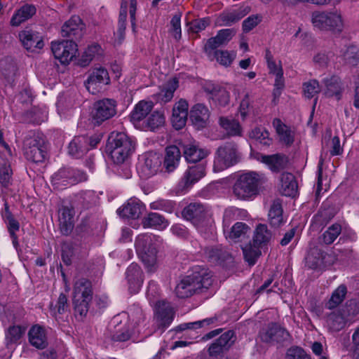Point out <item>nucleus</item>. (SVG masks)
<instances>
[{
  "label": "nucleus",
  "instance_id": "nucleus-1",
  "mask_svg": "<svg viewBox=\"0 0 359 359\" xmlns=\"http://www.w3.org/2000/svg\"><path fill=\"white\" fill-rule=\"evenodd\" d=\"M265 181L266 177L261 172L250 171L242 173L233 186V194L238 199L250 200L259 194V187Z\"/></svg>",
  "mask_w": 359,
  "mask_h": 359
},
{
  "label": "nucleus",
  "instance_id": "nucleus-42",
  "mask_svg": "<svg viewBox=\"0 0 359 359\" xmlns=\"http://www.w3.org/2000/svg\"><path fill=\"white\" fill-rule=\"evenodd\" d=\"M154 104L151 101H140L135 107L131 113V120L135 123L144 119L151 111Z\"/></svg>",
  "mask_w": 359,
  "mask_h": 359
},
{
  "label": "nucleus",
  "instance_id": "nucleus-12",
  "mask_svg": "<svg viewBox=\"0 0 359 359\" xmlns=\"http://www.w3.org/2000/svg\"><path fill=\"white\" fill-rule=\"evenodd\" d=\"M110 83V77L106 68L99 66L89 71L85 81L86 89L93 95L100 93L104 87Z\"/></svg>",
  "mask_w": 359,
  "mask_h": 359
},
{
  "label": "nucleus",
  "instance_id": "nucleus-63",
  "mask_svg": "<svg viewBox=\"0 0 359 359\" xmlns=\"http://www.w3.org/2000/svg\"><path fill=\"white\" fill-rule=\"evenodd\" d=\"M6 222L7 224L8 229L12 238L13 244L15 247H16L18 245V237L15 234V232L19 230V222L11 215L6 217Z\"/></svg>",
  "mask_w": 359,
  "mask_h": 359
},
{
  "label": "nucleus",
  "instance_id": "nucleus-31",
  "mask_svg": "<svg viewBox=\"0 0 359 359\" xmlns=\"http://www.w3.org/2000/svg\"><path fill=\"white\" fill-rule=\"evenodd\" d=\"M236 34L234 29H223L219 30L215 37L208 39L205 44L206 49H215L226 44Z\"/></svg>",
  "mask_w": 359,
  "mask_h": 359
},
{
  "label": "nucleus",
  "instance_id": "nucleus-9",
  "mask_svg": "<svg viewBox=\"0 0 359 359\" xmlns=\"http://www.w3.org/2000/svg\"><path fill=\"white\" fill-rule=\"evenodd\" d=\"M238 155L235 144L226 143L219 147L215 154L212 170L219 172L233 165L238 162Z\"/></svg>",
  "mask_w": 359,
  "mask_h": 359
},
{
  "label": "nucleus",
  "instance_id": "nucleus-21",
  "mask_svg": "<svg viewBox=\"0 0 359 359\" xmlns=\"http://www.w3.org/2000/svg\"><path fill=\"white\" fill-rule=\"evenodd\" d=\"M189 104L186 100L180 99L172 108L171 122L176 130L182 128L187 123Z\"/></svg>",
  "mask_w": 359,
  "mask_h": 359
},
{
  "label": "nucleus",
  "instance_id": "nucleus-3",
  "mask_svg": "<svg viewBox=\"0 0 359 359\" xmlns=\"http://www.w3.org/2000/svg\"><path fill=\"white\" fill-rule=\"evenodd\" d=\"M161 238L153 234H143L137 237L135 246L139 257L147 270L153 272L157 265V248L161 243Z\"/></svg>",
  "mask_w": 359,
  "mask_h": 359
},
{
  "label": "nucleus",
  "instance_id": "nucleus-37",
  "mask_svg": "<svg viewBox=\"0 0 359 359\" xmlns=\"http://www.w3.org/2000/svg\"><path fill=\"white\" fill-rule=\"evenodd\" d=\"M272 125L282 142L286 145H290L293 143L294 133L289 126L285 125L280 118H274Z\"/></svg>",
  "mask_w": 359,
  "mask_h": 359
},
{
  "label": "nucleus",
  "instance_id": "nucleus-40",
  "mask_svg": "<svg viewBox=\"0 0 359 359\" xmlns=\"http://www.w3.org/2000/svg\"><path fill=\"white\" fill-rule=\"evenodd\" d=\"M144 228H153L163 230L169 225L168 221L161 215L156 212H150L142 219Z\"/></svg>",
  "mask_w": 359,
  "mask_h": 359
},
{
  "label": "nucleus",
  "instance_id": "nucleus-5",
  "mask_svg": "<svg viewBox=\"0 0 359 359\" xmlns=\"http://www.w3.org/2000/svg\"><path fill=\"white\" fill-rule=\"evenodd\" d=\"M128 318L132 319L135 324L139 325L144 320V314L141 308L134 306L130 309V313L123 312L114 317L112 323L114 330L112 339L117 341H126L130 339L132 331L128 325Z\"/></svg>",
  "mask_w": 359,
  "mask_h": 359
},
{
  "label": "nucleus",
  "instance_id": "nucleus-58",
  "mask_svg": "<svg viewBox=\"0 0 359 359\" xmlns=\"http://www.w3.org/2000/svg\"><path fill=\"white\" fill-rule=\"evenodd\" d=\"M67 297L62 293L60 294L55 306L51 304L50 307L51 315L55 318L57 317V315L62 314L67 311Z\"/></svg>",
  "mask_w": 359,
  "mask_h": 359
},
{
  "label": "nucleus",
  "instance_id": "nucleus-32",
  "mask_svg": "<svg viewBox=\"0 0 359 359\" xmlns=\"http://www.w3.org/2000/svg\"><path fill=\"white\" fill-rule=\"evenodd\" d=\"M181 153L176 146H170L166 148L165 156L163 161V168L167 172H173L179 165Z\"/></svg>",
  "mask_w": 359,
  "mask_h": 359
},
{
  "label": "nucleus",
  "instance_id": "nucleus-20",
  "mask_svg": "<svg viewBox=\"0 0 359 359\" xmlns=\"http://www.w3.org/2000/svg\"><path fill=\"white\" fill-rule=\"evenodd\" d=\"M75 211L73 208L62 206L58 210V222L61 233L69 235L73 230L75 222Z\"/></svg>",
  "mask_w": 359,
  "mask_h": 359
},
{
  "label": "nucleus",
  "instance_id": "nucleus-60",
  "mask_svg": "<svg viewBox=\"0 0 359 359\" xmlns=\"http://www.w3.org/2000/svg\"><path fill=\"white\" fill-rule=\"evenodd\" d=\"M345 62L351 65L356 66L359 63V52L355 46H348L343 53Z\"/></svg>",
  "mask_w": 359,
  "mask_h": 359
},
{
  "label": "nucleus",
  "instance_id": "nucleus-45",
  "mask_svg": "<svg viewBox=\"0 0 359 359\" xmlns=\"http://www.w3.org/2000/svg\"><path fill=\"white\" fill-rule=\"evenodd\" d=\"M325 89L323 93L327 97L337 96L339 98L340 94L341 86L340 80L337 76H331L323 80Z\"/></svg>",
  "mask_w": 359,
  "mask_h": 359
},
{
  "label": "nucleus",
  "instance_id": "nucleus-64",
  "mask_svg": "<svg viewBox=\"0 0 359 359\" xmlns=\"http://www.w3.org/2000/svg\"><path fill=\"white\" fill-rule=\"evenodd\" d=\"M61 256L62 262L67 266L72 263V257L74 255V249L72 244L69 242H64L61 246Z\"/></svg>",
  "mask_w": 359,
  "mask_h": 359
},
{
  "label": "nucleus",
  "instance_id": "nucleus-54",
  "mask_svg": "<svg viewBox=\"0 0 359 359\" xmlns=\"http://www.w3.org/2000/svg\"><path fill=\"white\" fill-rule=\"evenodd\" d=\"M250 230V227L243 222H236L231 228L229 227L227 233L224 234L226 238L236 240L245 235Z\"/></svg>",
  "mask_w": 359,
  "mask_h": 359
},
{
  "label": "nucleus",
  "instance_id": "nucleus-55",
  "mask_svg": "<svg viewBox=\"0 0 359 359\" xmlns=\"http://www.w3.org/2000/svg\"><path fill=\"white\" fill-rule=\"evenodd\" d=\"M327 323L333 331H339L346 325L345 317L339 312H333L327 318Z\"/></svg>",
  "mask_w": 359,
  "mask_h": 359
},
{
  "label": "nucleus",
  "instance_id": "nucleus-46",
  "mask_svg": "<svg viewBox=\"0 0 359 359\" xmlns=\"http://www.w3.org/2000/svg\"><path fill=\"white\" fill-rule=\"evenodd\" d=\"M269 219L271 225L274 227H278L283 224V209L278 201L273 203L269 212Z\"/></svg>",
  "mask_w": 359,
  "mask_h": 359
},
{
  "label": "nucleus",
  "instance_id": "nucleus-8",
  "mask_svg": "<svg viewBox=\"0 0 359 359\" xmlns=\"http://www.w3.org/2000/svg\"><path fill=\"white\" fill-rule=\"evenodd\" d=\"M92 287L91 283L85 279L78 280L74 287L73 304L76 315H79L81 318L86 316L89 303L92 300Z\"/></svg>",
  "mask_w": 359,
  "mask_h": 359
},
{
  "label": "nucleus",
  "instance_id": "nucleus-10",
  "mask_svg": "<svg viewBox=\"0 0 359 359\" xmlns=\"http://www.w3.org/2000/svg\"><path fill=\"white\" fill-rule=\"evenodd\" d=\"M86 173L80 170L67 168L59 170L52 177V184L57 189H63L69 186L86 181Z\"/></svg>",
  "mask_w": 359,
  "mask_h": 359
},
{
  "label": "nucleus",
  "instance_id": "nucleus-14",
  "mask_svg": "<svg viewBox=\"0 0 359 359\" xmlns=\"http://www.w3.org/2000/svg\"><path fill=\"white\" fill-rule=\"evenodd\" d=\"M116 101L114 99L104 98L97 101L93 106L92 118L96 124L114 117L116 114Z\"/></svg>",
  "mask_w": 359,
  "mask_h": 359
},
{
  "label": "nucleus",
  "instance_id": "nucleus-48",
  "mask_svg": "<svg viewBox=\"0 0 359 359\" xmlns=\"http://www.w3.org/2000/svg\"><path fill=\"white\" fill-rule=\"evenodd\" d=\"M346 292V287L344 285H340L332 292L330 299L325 305L326 308L333 309L339 306L344 301Z\"/></svg>",
  "mask_w": 359,
  "mask_h": 359
},
{
  "label": "nucleus",
  "instance_id": "nucleus-27",
  "mask_svg": "<svg viewBox=\"0 0 359 359\" xmlns=\"http://www.w3.org/2000/svg\"><path fill=\"white\" fill-rule=\"evenodd\" d=\"M142 208L141 201L138 198H132L117 210V213L122 217L136 219L141 215Z\"/></svg>",
  "mask_w": 359,
  "mask_h": 359
},
{
  "label": "nucleus",
  "instance_id": "nucleus-56",
  "mask_svg": "<svg viewBox=\"0 0 359 359\" xmlns=\"http://www.w3.org/2000/svg\"><path fill=\"white\" fill-rule=\"evenodd\" d=\"M321 88L319 83L316 79L309 80L303 84V92L305 97L311 99L317 95Z\"/></svg>",
  "mask_w": 359,
  "mask_h": 359
},
{
  "label": "nucleus",
  "instance_id": "nucleus-39",
  "mask_svg": "<svg viewBox=\"0 0 359 359\" xmlns=\"http://www.w3.org/2000/svg\"><path fill=\"white\" fill-rule=\"evenodd\" d=\"M248 216V212L243 209L235 207H230L224 210L223 215V231L226 234L231 224L237 219H245Z\"/></svg>",
  "mask_w": 359,
  "mask_h": 359
},
{
  "label": "nucleus",
  "instance_id": "nucleus-29",
  "mask_svg": "<svg viewBox=\"0 0 359 359\" xmlns=\"http://www.w3.org/2000/svg\"><path fill=\"white\" fill-rule=\"evenodd\" d=\"M83 25L77 15L72 16L62 27L61 33L63 36L79 38L83 33Z\"/></svg>",
  "mask_w": 359,
  "mask_h": 359
},
{
  "label": "nucleus",
  "instance_id": "nucleus-52",
  "mask_svg": "<svg viewBox=\"0 0 359 359\" xmlns=\"http://www.w3.org/2000/svg\"><path fill=\"white\" fill-rule=\"evenodd\" d=\"M102 55V49L98 44L89 46L81 57L82 65H88L93 59L98 58Z\"/></svg>",
  "mask_w": 359,
  "mask_h": 359
},
{
  "label": "nucleus",
  "instance_id": "nucleus-25",
  "mask_svg": "<svg viewBox=\"0 0 359 359\" xmlns=\"http://www.w3.org/2000/svg\"><path fill=\"white\" fill-rule=\"evenodd\" d=\"M250 11L248 7L238 8L222 13L216 20L219 26H231L245 16Z\"/></svg>",
  "mask_w": 359,
  "mask_h": 359
},
{
  "label": "nucleus",
  "instance_id": "nucleus-35",
  "mask_svg": "<svg viewBox=\"0 0 359 359\" xmlns=\"http://www.w3.org/2000/svg\"><path fill=\"white\" fill-rule=\"evenodd\" d=\"M88 138L85 136L75 137L69 144L68 153L72 156L79 158L89 150Z\"/></svg>",
  "mask_w": 359,
  "mask_h": 359
},
{
  "label": "nucleus",
  "instance_id": "nucleus-44",
  "mask_svg": "<svg viewBox=\"0 0 359 359\" xmlns=\"http://www.w3.org/2000/svg\"><path fill=\"white\" fill-rule=\"evenodd\" d=\"M144 123L147 130L155 131L164 126L165 117L163 112L156 111L151 114Z\"/></svg>",
  "mask_w": 359,
  "mask_h": 359
},
{
  "label": "nucleus",
  "instance_id": "nucleus-13",
  "mask_svg": "<svg viewBox=\"0 0 359 359\" xmlns=\"http://www.w3.org/2000/svg\"><path fill=\"white\" fill-rule=\"evenodd\" d=\"M162 164V157L159 154L148 152L140 159L137 170L142 178H149L156 175Z\"/></svg>",
  "mask_w": 359,
  "mask_h": 359
},
{
  "label": "nucleus",
  "instance_id": "nucleus-61",
  "mask_svg": "<svg viewBox=\"0 0 359 359\" xmlns=\"http://www.w3.org/2000/svg\"><path fill=\"white\" fill-rule=\"evenodd\" d=\"M96 201L95 194L91 191H86L78 194L77 203L83 208H88Z\"/></svg>",
  "mask_w": 359,
  "mask_h": 359
},
{
  "label": "nucleus",
  "instance_id": "nucleus-23",
  "mask_svg": "<svg viewBox=\"0 0 359 359\" xmlns=\"http://www.w3.org/2000/svg\"><path fill=\"white\" fill-rule=\"evenodd\" d=\"M179 87V81L177 78H172L164 83L159 91L153 95V99L161 104L167 103L173 97L174 93Z\"/></svg>",
  "mask_w": 359,
  "mask_h": 359
},
{
  "label": "nucleus",
  "instance_id": "nucleus-30",
  "mask_svg": "<svg viewBox=\"0 0 359 359\" xmlns=\"http://www.w3.org/2000/svg\"><path fill=\"white\" fill-rule=\"evenodd\" d=\"M36 12L35 6L29 4H25L18 10H16L13 15L11 24L13 26H19L21 23L32 18Z\"/></svg>",
  "mask_w": 359,
  "mask_h": 359
},
{
  "label": "nucleus",
  "instance_id": "nucleus-22",
  "mask_svg": "<svg viewBox=\"0 0 359 359\" xmlns=\"http://www.w3.org/2000/svg\"><path fill=\"white\" fill-rule=\"evenodd\" d=\"M210 154L208 149L200 147L196 142L183 145V154L188 163H195L201 161Z\"/></svg>",
  "mask_w": 359,
  "mask_h": 359
},
{
  "label": "nucleus",
  "instance_id": "nucleus-6",
  "mask_svg": "<svg viewBox=\"0 0 359 359\" xmlns=\"http://www.w3.org/2000/svg\"><path fill=\"white\" fill-rule=\"evenodd\" d=\"M133 149V142L123 133H112L109 137L107 151L116 164L123 163Z\"/></svg>",
  "mask_w": 359,
  "mask_h": 359
},
{
  "label": "nucleus",
  "instance_id": "nucleus-7",
  "mask_svg": "<svg viewBox=\"0 0 359 359\" xmlns=\"http://www.w3.org/2000/svg\"><path fill=\"white\" fill-rule=\"evenodd\" d=\"M182 215L184 219L190 221L201 234H205L212 229L211 219L208 218V211L200 203H191L186 206Z\"/></svg>",
  "mask_w": 359,
  "mask_h": 359
},
{
  "label": "nucleus",
  "instance_id": "nucleus-16",
  "mask_svg": "<svg viewBox=\"0 0 359 359\" xmlns=\"http://www.w3.org/2000/svg\"><path fill=\"white\" fill-rule=\"evenodd\" d=\"M51 50L55 57L62 64H68L76 56L77 45L72 40L53 41Z\"/></svg>",
  "mask_w": 359,
  "mask_h": 359
},
{
  "label": "nucleus",
  "instance_id": "nucleus-38",
  "mask_svg": "<svg viewBox=\"0 0 359 359\" xmlns=\"http://www.w3.org/2000/svg\"><path fill=\"white\" fill-rule=\"evenodd\" d=\"M280 192L285 196L294 197L296 196L297 183L292 174L284 172L281 175Z\"/></svg>",
  "mask_w": 359,
  "mask_h": 359
},
{
  "label": "nucleus",
  "instance_id": "nucleus-50",
  "mask_svg": "<svg viewBox=\"0 0 359 359\" xmlns=\"http://www.w3.org/2000/svg\"><path fill=\"white\" fill-rule=\"evenodd\" d=\"M260 247L261 245L253 242L243 248L244 257L250 265L255 264L256 259L261 255Z\"/></svg>",
  "mask_w": 359,
  "mask_h": 359
},
{
  "label": "nucleus",
  "instance_id": "nucleus-2",
  "mask_svg": "<svg viewBox=\"0 0 359 359\" xmlns=\"http://www.w3.org/2000/svg\"><path fill=\"white\" fill-rule=\"evenodd\" d=\"M159 289L158 284L151 280L149 282L147 297L150 304L155 306V322L158 329L163 331L168 327L174 319V311L170 303L158 301Z\"/></svg>",
  "mask_w": 359,
  "mask_h": 359
},
{
  "label": "nucleus",
  "instance_id": "nucleus-4",
  "mask_svg": "<svg viewBox=\"0 0 359 359\" xmlns=\"http://www.w3.org/2000/svg\"><path fill=\"white\" fill-rule=\"evenodd\" d=\"M212 283V275L206 270L194 271L184 278L176 286L175 292L180 298H187L202 289H208Z\"/></svg>",
  "mask_w": 359,
  "mask_h": 359
},
{
  "label": "nucleus",
  "instance_id": "nucleus-62",
  "mask_svg": "<svg viewBox=\"0 0 359 359\" xmlns=\"http://www.w3.org/2000/svg\"><path fill=\"white\" fill-rule=\"evenodd\" d=\"M215 55L217 61L220 65L226 67L231 64L236 55L235 52H229L227 50H217Z\"/></svg>",
  "mask_w": 359,
  "mask_h": 359
},
{
  "label": "nucleus",
  "instance_id": "nucleus-34",
  "mask_svg": "<svg viewBox=\"0 0 359 359\" xmlns=\"http://www.w3.org/2000/svg\"><path fill=\"white\" fill-rule=\"evenodd\" d=\"M6 153L0 155V184L8 188L12 184L13 170Z\"/></svg>",
  "mask_w": 359,
  "mask_h": 359
},
{
  "label": "nucleus",
  "instance_id": "nucleus-49",
  "mask_svg": "<svg viewBox=\"0 0 359 359\" xmlns=\"http://www.w3.org/2000/svg\"><path fill=\"white\" fill-rule=\"evenodd\" d=\"M272 233L265 224H259L255 231L253 241L259 245L266 244L271 238Z\"/></svg>",
  "mask_w": 359,
  "mask_h": 359
},
{
  "label": "nucleus",
  "instance_id": "nucleus-33",
  "mask_svg": "<svg viewBox=\"0 0 359 359\" xmlns=\"http://www.w3.org/2000/svg\"><path fill=\"white\" fill-rule=\"evenodd\" d=\"M190 118L197 128H204L209 118L208 109L203 104H196L190 111Z\"/></svg>",
  "mask_w": 359,
  "mask_h": 359
},
{
  "label": "nucleus",
  "instance_id": "nucleus-24",
  "mask_svg": "<svg viewBox=\"0 0 359 359\" xmlns=\"http://www.w3.org/2000/svg\"><path fill=\"white\" fill-rule=\"evenodd\" d=\"M24 155L27 160L35 163L42 162L45 158L44 151L35 138H30L25 141Z\"/></svg>",
  "mask_w": 359,
  "mask_h": 359
},
{
  "label": "nucleus",
  "instance_id": "nucleus-19",
  "mask_svg": "<svg viewBox=\"0 0 359 359\" xmlns=\"http://www.w3.org/2000/svg\"><path fill=\"white\" fill-rule=\"evenodd\" d=\"M126 278L130 292L131 294L139 292L144 281L143 272L140 266L135 263L130 264L126 271Z\"/></svg>",
  "mask_w": 359,
  "mask_h": 359
},
{
  "label": "nucleus",
  "instance_id": "nucleus-28",
  "mask_svg": "<svg viewBox=\"0 0 359 359\" xmlns=\"http://www.w3.org/2000/svg\"><path fill=\"white\" fill-rule=\"evenodd\" d=\"M73 93H62L57 97L56 107L58 114L62 116L71 115L72 109L76 105V97Z\"/></svg>",
  "mask_w": 359,
  "mask_h": 359
},
{
  "label": "nucleus",
  "instance_id": "nucleus-11",
  "mask_svg": "<svg viewBox=\"0 0 359 359\" xmlns=\"http://www.w3.org/2000/svg\"><path fill=\"white\" fill-rule=\"evenodd\" d=\"M311 22L315 27L334 33L341 32L344 27L341 15L337 12H314Z\"/></svg>",
  "mask_w": 359,
  "mask_h": 359
},
{
  "label": "nucleus",
  "instance_id": "nucleus-41",
  "mask_svg": "<svg viewBox=\"0 0 359 359\" xmlns=\"http://www.w3.org/2000/svg\"><path fill=\"white\" fill-rule=\"evenodd\" d=\"M30 344L37 348H44L47 345V339L45 330L39 326H33L29 332Z\"/></svg>",
  "mask_w": 359,
  "mask_h": 359
},
{
  "label": "nucleus",
  "instance_id": "nucleus-57",
  "mask_svg": "<svg viewBox=\"0 0 359 359\" xmlns=\"http://www.w3.org/2000/svg\"><path fill=\"white\" fill-rule=\"evenodd\" d=\"M341 231L340 224L335 223L328 227V229L323 234V241L327 245L332 243L339 236Z\"/></svg>",
  "mask_w": 359,
  "mask_h": 359
},
{
  "label": "nucleus",
  "instance_id": "nucleus-36",
  "mask_svg": "<svg viewBox=\"0 0 359 359\" xmlns=\"http://www.w3.org/2000/svg\"><path fill=\"white\" fill-rule=\"evenodd\" d=\"M19 36L24 47L27 50H34V48L41 49L43 46V42L38 33L25 30L20 33Z\"/></svg>",
  "mask_w": 359,
  "mask_h": 359
},
{
  "label": "nucleus",
  "instance_id": "nucleus-53",
  "mask_svg": "<svg viewBox=\"0 0 359 359\" xmlns=\"http://www.w3.org/2000/svg\"><path fill=\"white\" fill-rule=\"evenodd\" d=\"M249 137L264 146H269L272 140L269 132L263 128L256 127L249 133Z\"/></svg>",
  "mask_w": 359,
  "mask_h": 359
},
{
  "label": "nucleus",
  "instance_id": "nucleus-15",
  "mask_svg": "<svg viewBox=\"0 0 359 359\" xmlns=\"http://www.w3.org/2000/svg\"><path fill=\"white\" fill-rule=\"evenodd\" d=\"M205 175V165L203 163L189 166L185 171L183 177L179 182L176 192L178 194H184L201 178Z\"/></svg>",
  "mask_w": 359,
  "mask_h": 359
},
{
  "label": "nucleus",
  "instance_id": "nucleus-59",
  "mask_svg": "<svg viewBox=\"0 0 359 359\" xmlns=\"http://www.w3.org/2000/svg\"><path fill=\"white\" fill-rule=\"evenodd\" d=\"M24 330L20 326H11L6 332V344L11 345L17 343L21 338Z\"/></svg>",
  "mask_w": 359,
  "mask_h": 359
},
{
  "label": "nucleus",
  "instance_id": "nucleus-17",
  "mask_svg": "<svg viewBox=\"0 0 359 359\" xmlns=\"http://www.w3.org/2000/svg\"><path fill=\"white\" fill-rule=\"evenodd\" d=\"M254 158L259 162L264 163L272 172H278L285 169L288 164V158L283 154L264 155L257 153Z\"/></svg>",
  "mask_w": 359,
  "mask_h": 359
},
{
  "label": "nucleus",
  "instance_id": "nucleus-47",
  "mask_svg": "<svg viewBox=\"0 0 359 359\" xmlns=\"http://www.w3.org/2000/svg\"><path fill=\"white\" fill-rule=\"evenodd\" d=\"M205 252L209 261L215 264H221L229 258V254L227 252L217 247L207 248Z\"/></svg>",
  "mask_w": 359,
  "mask_h": 359
},
{
  "label": "nucleus",
  "instance_id": "nucleus-51",
  "mask_svg": "<svg viewBox=\"0 0 359 359\" xmlns=\"http://www.w3.org/2000/svg\"><path fill=\"white\" fill-rule=\"evenodd\" d=\"M306 264L311 269H320L324 265V254L316 249L311 250L306 257Z\"/></svg>",
  "mask_w": 359,
  "mask_h": 359
},
{
  "label": "nucleus",
  "instance_id": "nucleus-26",
  "mask_svg": "<svg viewBox=\"0 0 359 359\" xmlns=\"http://www.w3.org/2000/svg\"><path fill=\"white\" fill-rule=\"evenodd\" d=\"M233 332L229 330L222 334L209 348V353L211 356L217 357L224 351L229 349L233 341Z\"/></svg>",
  "mask_w": 359,
  "mask_h": 359
},
{
  "label": "nucleus",
  "instance_id": "nucleus-18",
  "mask_svg": "<svg viewBox=\"0 0 359 359\" xmlns=\"http://www.w3.org/2000/svg\"><path fill=\"white\" fill-rule=\"evenodd\" d=\"M203 90L209 94L210 98L217 105L224 107L230 100L229 92L223 87L212 81H205L203 84Z\"/></svg>",
  "mask_w": 359,
  "mask_h": 359
},
{
  "label": "nucleus",
  "instance_id": "nucleus-43",
  "mask_svg": "<svg viewBox=\"0 0 359 359\" xmlns=\"http://www.w3.org/2000/svg\"><path fill=\"white\" fill-rule=\"evenodd\" d=\"M219 124L221 127L230 136H237L241 135V126L238 121L233 118L221 117L219 118Z\"/></svg>",
  "mask_w": 359,
  "mask_h": 359
}]
</instances>
